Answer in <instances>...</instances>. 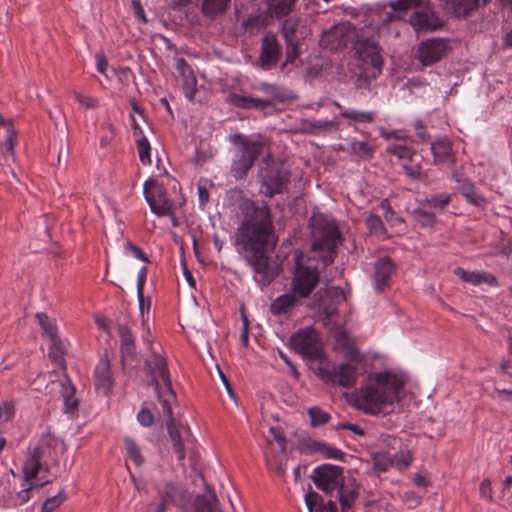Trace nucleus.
I'll return each instance as SVG.
<instances>
[{
    "label": "nucleus",
    "instance_id": "obj_1",
    "mask_svg": "<svg viewBox=\"0 0 512 512\" xmlns=\"http://www.w3.org/2000/svg\"><path fill=\"white\" fill-rule=\"evenodd\" d=\"M241 208L247 213L237 229L235 247L252 268L255 281L267 286L274 278L266 255L268 246L275 244L270 209L266 204L256 206L250 200L243 201Z\"/></svg>",
    "mask_w": 512,
    "mask_h": 512
},
{
    "label": "nucleus",
    "instance_id": "obj_2",
    "mask_svg": "<svg viewBox=\"0 0 512 512\" xmlns=\"http://www.w3.org/2000/svg\"><path fill=\"white\" fill-rule=\"evenodd\" d=\"M404 385V377L394 372L370 373L366 382L351 394L350 403L368 415L387 414L399 402Z\"/></svg>",
    "mask_w": 512,
    "mask_h": 512
},
{
    "label": "nucleus",
    "instance_id": "obj_3",
    "mask_svg": "<svg viewBox=\"0 0 512 512\" xmlns=\"http://www.w3.org/2000/svg\"><path fill=\"white\" fill-rule=\"evenodd\" d=\"M152 385L161 406L162 415L167 419V429L177 459L182 461L185 456V443L190 438V429L187 425L176 424L173 419V406L176 404V395L172 389L167 365L164 358L154 355L149 361Z\"/></svg>",
    "mask_w": 512,
    "mask_h": 512
},
{
    "label": "nucleus",
    "instance_id": "obj_4",
    "mask_svg": "<svg viewBox=\"0 0 512 512\" xmlns=\"http://www.w3.org/2000/svg\"><path fill=\"white\" fill-rule=\"evenodd\" d=\"M316 487L325 494L338 492L342 511L350 509L358 496V487L352 477L345 478L343 469L336 465L324 464L316 467L312 473Z\"/></svg>",
    "mask_w": 512,
    "mask_h": 512
},
{
    "label": "nucleus",
    "instance_id": "obj_5",
    "mask_svg": "<svg viewBox=\"0 0 512 512\" xmlns=\"http://www.w3.org/2000/svg\"><path fill=\"white\" fill-rule=\"evenodd\" d=\"M230 142L238 146V152L231 166V173L236 179H242L261 154L263 144L242 134L231 135Z\"/></svg>",
    "mask_w": 512,
    "mask_h": 512
},
{
    "label": "nucleus",
    "instance_id": "obj_6",
    "mask_svg": "<svg viewBox=\"0 0 512 512\" xmlns=\"http://www.w3.org/2000/svg\"><path fill=\"white\" fill-rule=\"evenodd\" d=\"M313 369L315 374L324 382L338 384L343 387L354 386L359 376V369L356 365L341 364L336 367L328 359H321Z\"/></svg>",
    "mask_w": 512,
    "mask_h": 512
},
{
    "label": "nucleus",
    "instance_id": "obj_7",
    "mask_svg": "<svg viewBox=\"0 0 512 512\" xmlns=\"http://www.w3.org/2000/svg\"><path fill=\"white\" fill-rule=\"evenodd\" d=\"M320 273L317 267L302 262L299 255L295 259V267L291 278V290L299 297L308 298L317 287Z\"/></svg>",
    "mask_w": 512,
    "mask_h": 512
},
{
    "label": "nucleus",
    "instance_id": "obj_8",
    "mask_svg": "<svg viewBox=\"0 0 512 512\" xmlns=\"http://www.w3.org/2000/svg\"><path fill=\"white\" fill-rule=\"evenodd\" d=\"M290 345L297 353L317 360L325 359L319 349V336L315 329L306 327L294 333L290 338Z\"/></svg>",
    "mask_w": 512,
    "mask_h": 512
},
{
    "label": "nucleus",
    "instance_id": "obj_9",
    "mask_svg": "<svg viewBox=\"0 0 512 512\" xmlns=\"http://www.w3.org/2000/svg\"><path fill=\"white\" fill-rule=\"evenodd\" d=\"M356 58L372 68L371 77L377 78L381 72L384 60L379 45L371 39H359L354 46Z\"/></svg>",
    "mask_w": 512,
    "mask_h": 512
},
{
    "label": "nucleus",
    "instance_id": "obj_10",
    "mask_svg": "<svg viewBox=\"0 0 512 512\" xmlns=\"http://www.w3.org/2000/svg\"><path fill=\"white\" fill-rule=\"evenodd\" d=\"M36 319L42 328L43 334L50 340L49 357L57 364H63V355L66 352L67 343L61 339L57 332L55 321L45 313H37Z\"/></svg>",
    "mask_w": 512,
    "mask_h": 512
},
{
    "label": "nucleus",
    "instance_id": "obj_11",
    "mask_svg": "<svg viewBox=\"0 0 512 512\" xmlns=\"http://www.w3.org/2000/svg\"><path fill=\"white\" fill-rule=\"evenodd\" d=\"M144 195L150 209L158 216L172 214L173 203L167 198L164 188L156 182L144 184Z\"/></svg>",
    "mask_w": 512,
    "mask_h": 512
},
{
    "label": "nucleus",
    "instance_id": "obj_12",
    "mask_svg": "<svg viewBox=\"0 0 512 512\" xmlns=\"http://www.w3.org/2000/svg\"><path fill=\"white\" fill-rule=\"evenodd\" d=\"M340 237L337 225L333 221L326 222L321 235L314 241L312 248L327 252L324 258L325 263H332L334 260L335 249Z\"/></svg>",
    "mask_w": 512,
    "mask_h": 512
},
{
    "label": "nucleus",
    "instance_id": "obj_13",
    "mask_svg": "<svg viewBox=\"0 0 512 512\" xmlns=\"http://www.w3.org/2000/svg\"><path fill=\"white\" fill-rule=\"evenodd\" d=\"M410 24L417 31H433L443 25V21L428 6H418L409 19Z\"/></svg>",
    "mask_w": 512,
    "mask_h": 512
},
{
    "label": "nucleus",
    "instance_id": "obj_14",
    "mask_svg": "<svg viewBox=\"0 0 512 512\" xmlns=\"http://www.w3.org/2000/svg\"><path fill=\"white\" fill-rule=\"evenodd\" d=\"M268 449L265 451V459L267 465L271 469H275L278 473L283 471L280 461L273 455V450H277L284 455L286 451V439L279 428L270 427L267 437Z\"/></svg>",
    "mask_w": 512,
    "mask_h": 512
},
{
    "label": "nucleus",
    "instance_id": "obj_15",
    "mask_svg": "<svg viewBox=\"0 0 512 512\" xmlns=\"http://www.w3.org/2000/svg\"><path fill=\"white\" fill-rule=\"evenodd\" d=\"M281 46L277 40V37L273 33H268L262 38L261 53L259 57L260 66L264 70H269L274 67L280 56Z\"/></svg>",
    "mask_w": 512,
    "mask_h": 512
},
{
    "label": "nucleus",
    "instance_id": "obj_16",
    "mask_svg": "<svg viewBox=\"0 0 512 512\" xmlns=\"http://www.w3.org/2000/svg\"><path fill=\"white\" fill-rule=\"evenodd\" d=\"M447 51V43L442 39H430L422 42L418 48V59L423 65L439 61Z\"/></svg>",
    "mask_w": 512,
    "mask_h": 512
},
{
    "label": "nucleus",
    "instance_id": "obj_17",
    "mask_svg": "<svg viewBox=\"0 0 512 512\" xmlns=\"http://www.w3.org/2000/svg\"><path fill=\"white\" fill-rule=\"evenodd\" d=\"M44 453L42 446L37 445L28 448L25 453L24 462L22 464V471L24 474V481L30 482L34 480L37 474L42 469L41 458Z\"/></svg>",
    "mask_w": 512,
    "mask_h": 512
},
{
    "label": "nucleus",
    "instance_id": "obj_18",
    "mask_svg": "<svg viewBox=\"0 0 512 512\" xmlns=\"http://www.w3.org/2000/svg\"><path fill=\"white\" fill-rule=\"evenodd\" d=\"M454 274L462 281L475 286L486 285L489 287H496L498 285L497 278L486 271H469L461 267L454 270Z\"/></svg>",
    "mask_w": 512,
    "mask_h": 512
},
{
    "label": "nucleus",
    "instance_id": "obj_19",
    "mask_svg": "<svg viewBox=\"0 0 512 512\" xmlns=\"http://www.w3.org/2000/svg\"><path fill=\"white\" fill-rule=\"evenodd\" d=\"M299 297L292 290L276 297L270 304V312L274 316L290 315L300 302Z\"/></svg>",
    "mask_w": 512,
    "mask_h": 512
},
{
    "label": "nucleus",
    "instance_id": "obj_20",
    "mask_svg": "<svg viewBox=\"0 0 512 512\" xmlns=\"http://www.w3.org/2000/svg\"><path fill=\"white\" fill-rule=\"evenodd\" d=\"M289 174L285 171L270 170L263 177L262 184L265 187V195L272 197L274 194L282 193L288 184Z\"/></svg>",
    "mask_w": 512,
    "mask_h": 512
},
{
    "label": "nucleus",
    "instance_id": "obj_21",
    "mask_svg": "<svg viewBox=\"0 0 512 512\" xmlns=\"http://www.w3.org/2000/svg\"><path fill=\"white\" fill-rule=\"evenodd\" d=\"M335 348L346 358L358 364L363 360V356L359 352L355 342L347 335L345 331L336 334Z\"/></svg>",
    "mask_w": 512,
    "mask_h": 512
},
{
    "label": "nucleus",
    "instance_id": "obj_22",
    "mask_svg": "<svg viewBox=\"0 0 512 512\" xmlns=\"http://www.w3.org/2000/svg\"><path fill=\"white\" fill-rule=\"evenodd\" d=\"M326 298L331 300V303H326L321 300L319 303V311L327 318L333 316L337 311V305L347 300L346 292L340 287H330L325 291Z\"/></svg>",
    "mask_w": 512,
    "mask_h": 512
},
{
    "label": "nucleus",
    "instance_id": "obj_23",
    "mask_svg": "<svg viewBox=\"0 0 512 512\" xmlns=\"http://www.w3.org/2000/svg\"><path fill=\"white\" fill-rule=\"evenodd\" d=\"M0 127L5 131V140L0 142V151L5 161L14 159V147L16 144V131L13 128L12 121L5 119L0 114Z\"/></svg>",
    "mask_w": 512,
    "mask_h": 512
},
{
    "label": "nucleus",
    "instance_id": "obj_24",
    "mask_svg": "<svg viewBox=\"0 0 512 512\" xmlns=\"http://www.w3.org/2000/svg\"><path fill=\"white\" fill-rule=\"evenodd\" d=\"M393 270L394 265L389 258H381L375 263L373 281L378 292L383 291Z\"/></svg>",
    "mask_w": 512,
    "mask_h": 512
},
{
    "label": "nucleus",
    "instance_id": "obj_25",
    "mask_svg": "<svg viewBox=\"0 0 512 512\" xmlns=\"http://www.w3.org/2000/svg\"><path fill=\"white\" fill-rule=\"evenodd\" d=\"M94 375L96 389L107 394L112 387V376L110 372V363L106 358L99 360L95 367Z\"/></svg>",
    "mask_w": 512,
    "mask_h": 512
},
{
    "label": "nucleus",
    "instance_id": "obj_26",
    "mask_svg": "<svg viewBox=\"0 0 512 512\" xmlns=\"http://www.w3.org/2000/svg\"><path fill=\"white\" fill-rule=\"evenodd\" d=\"M176 68L181 77L183 78V90L187 98L190 100L194 97L196 79L193 70L186 63L183 58L176 60Z\"/></svg>",
    "mask_w": 512,
    "mask_h": 512
},
{
    "label": "nucleus",
    "instance_id": "obj_27",
    "mask_svg": "<svg viewBox=\"0 0 512 512\" xmlns=\"http://www.w3.org/2000/svg\"><path fill=\"white\" fill-rule=\"evenodd\" d=\"M118 335L121 339V355L123 361L133 359L135 356V338L126 324L118 325Z\"/></svg>",
    "mask_w": 512,
    "mask_h": 512
},
{
    "label": "nucleus",
    "instance_id": "obj_28",
    "mask_svg": "<svg viewBox=\"0 0 512 512\" xmlns=\"http://www.w3.org/2000/svg\"><path fill=\"white\" fill-rule=\"evenodd\" d=\"M218 499L214 493L198 495L186 508L185 512H216Z\"/></svg>",
    "mask_w": 512,
    "mask_h": 512
},
{
    "label": "nucleus",
    "instance_id": "obj_29",
    "mask_svg": "<svg viewBox=\"0 0 512 512\" xmlns=\"http://www.w3.org/2000/svg\"><path fill=\"white\" fill-rule=\"evenodd\" d=\"M336 105L341 110V117L348 119L350 125L368 124L373 122L376 117L375 111H361L353 108L342 109L339 104Z\"/></svg>",
    "mask_w": 512,
    "mask_h": 512
},
{
    "label": "nucleus",
    "instance_id": "obj_30",
    "mask_svg": "<svg viewBox=\"0 0 512 512\" xmlns=\"http://www.w3.org/2000/svg\"><path fill=\"white\" fill-rule=\"evenodd\" d=\"M231 104L243 109H264L272 104L270 100L253 98L234 94L231 96Z\"/></svg>",
    "mask_w": 512,
    "mask_h": 512
},
{
    "label": "nucleus",
    "instance_id": "obj_31",
    "mask_svg": "<svg viewBox=\"0 0 512 512\" xmlns=\"http://www.w3.org/2000/svg\"><path fill=\"white\" fill-rule=\"evenodd\" d=\"M451 142L448 139H440L431 144V152L435 163H444L451 157Z\"/></svg>",
    "mask_w": 512,
    "mask_h": 512
},
{
    "label": "nucleus",
    "instance_id": "obj_32",
    "mask_svg": "<svg viewBox=\"0 0 512 512\" xmlns=\"http://www.w3.org/2000/svg\"><path fill=\"white\" fill-rule=\"evenodd\" d=\"M427 208L426 205L419 201L418 207L412 212L414 220L421 227H432L436 222L435 213L427 211Z\"/></svg>",
    "mask_w": 512,
    "mask_h": 512
},
{
    "label": "nucleus",
    "instance_id": "obj_33",
    "mask_svg": "<svg viewBox=\"0 0 512 512\" xmlns=\"http://www.w3.org/2000/svg\"><path fill=\"white\" fill-rule=\"evenodd\" d=\"M393 467L398 470H405L410 467L413 462V451L406 447L400 448L398 452L391 455Z\"/></svg>",
    "mask_w": 512,
    "mask_h": 512
},
{
    "label": "nucleus",
    "instance_id": "obj_34",
    "mask_svg": "<svg viewBox=\"0 0 512 512\" xmlns=\"http://www.w3.org/2000/svg\"><path fill=\"white\" fill-rule=\"evenodd\" d=\"M62 396L64 398L65 411L67 413L73 412L78 404V400L74 397L75 387L72 385L70 379L65 378L61 384Z\"/></svg>",
    "mask_w": 512,
    "mask_h": 512
},
{
    "label": "nucleus",
    "instance_id": "obj_35",
    "mask_svg": "<svg viewBox=\"0 0 512 512\" xmlns=\"http://www.w3.org/2000/svg\"><path fill=\"white\" fill-rule=\"evenodd\" d=\"M296 0H271L269 11L278 18L286 17L295 7Z\"/></svg>",
    "mask_w": 512,
    "mask_h": 512
},
{
    "label": "nucleus",
    "instance_id": "obj_36",
    "mask_svg": "<svg viewBox=\"0 0 512 512\" xmlns=\"http://www.w3.org/2000/svg\"><path fill=\"white\" fill-rule=\"evenodd\" d=\"M343 34V27L336 25L331 27L328 31L324 32L321 38V44L329 49L337 48L343 44L342 39H337L338 36Z\"/></svg>",
    "mask_w": 512,
    "mask_h": 512
},
{
    "label": "nucleus",
    "instance_id": "obj_37",
    "mask_svg": "<svg viewBox=\"0 0 512 512\" xmlns=\"http://www.w3.org/2000/svg\"><path fill=\"white\" fill-rule=\"evenodd\" d=\"M124 445H125V451L127 454V457L138 467H140L144 461L145 458L142 454V450L140 446L136 443L135 440L132 438L126 437L124 439Z\"/></svg>",
    "mask_w": 512,
    "mask_h": 512
},
{
    "label": "nucleus",
    "instance_id": "obj_38",
    "mask_svg": "<svg viewBox=\"0 0 512 512\" xmlns=\"http://www.w3.org/2000/svg\"><path fill=\"white\" fill-rule=\"evenodd\" d=\"M373 468L375 471L383 473L387 472L393 467L391 455L387 452L378 451L372 455Z\"/></svg>",
    "mask_w": 512,
    "mask_h": 512
},
{
    "label": "nucleus",
    "instance_id": "obj_39",
    "mask_svg": "<svg viewBox=\"0 0 512 512\" xmlns=\"http://www.w3.org/2000/svg\"><path fill=\"white\" fill-rule=\"evenodd\" d=\"M420 201H421V203L426 205L428 208H433L438 211H443L446 208V206L450 203L451 197L447 193H441L438 195H433L431 197H427Z\"/></svg>",
    "mask_w": 512,
    "mask_h": 512
},
{
    "label": "nucleus",
    "instance_id": "obj_40",
    "mask_svg": "<svg viewBox=\"0 0 512 512\" xmlns=\"http://www.w3.org/2000/svg\"><path fill=\"white\" fill-rule=\"evenodd\" d=\"M387 153L395 155L400 160H410L415 154V149L405 144H390L386 148Z\"/></svg>",
    "mask_w": 512,
    "mask_h": 512
},
{
    "label": "nucleus",
    "instance_id": "obj_41",
    "mask_svg": "<svg viewBox=\"0 0 512 512\" xmlns=\"http://www.w3.org/2000/svg\"><path fill=\"white\" fill-rule=\"evenodd\" d=\"M48 480H39L38 482L32 483L23 482L22 489L19 491L14 499V505H23L30 499V491L36 486H43L48 483Z\"/></svg>",
    "mask_w": 512,
    "mask_h": 512
},
{
    "label": "nucleus",
    "instance_id": "obj_42",
    "mask_svg": "<svg viewBox=\"0 0 512 512\" xmlns=\"http://www.w3.org/2000/svg\"><path fill=\"white\" fill-rule=\"evenodd\" d=\"M137 149L140 161L143 165L151 164V146L148 139L144 135H139L136 138Z\"/></svg>",
    "mask_w": 512,
    "mask_h": 512
},
{
    "label": "nucleus",
    "instance_id": "obj_43",
    "mask_svg": "<svg viewBox=\"0 0 512 512\" xmlns=\"http://www.w3.org/2000/svg\"><path fill=\"white\" fill-rule=\"evenodd\" d=\"M230 0H204L202 10L206 15L214 16L223 13Z\"/></svg>",
    "mask_w": 512,
    "mask_h": 512
},
{
    "label": "nucleus",
    "instance_id": "obj_44",
    "mask_svg": "<svg viewBox=\"0 0 512 512\" xmlns=\"http://www.w3.org/2000/svg\"><path fill=\"white\" fill-rule=\"evenodd\" d=\"M299 21L293 18H288L283 21L281 32L285 42L296 41V34L298 30Z\"/></svg>",
    "mask_w": 512,
    "mask_h": 512
},
{
    "label": "nucleus",
    "instance_id": "obj_45",
    "mask_svg": "<svg viewBox=\"0 0 512 512\" xmlns=\"http://www.w3.org/2000/svg\"><path fill=\"white\" fill-rule=\"evenodd\" d=\"M461 192L470 203L481 206L484 203V198L475 190L474 186L470 183H465L461 187Z\"/></svg>",
    "mask_w": 512,
    "mask_h": 512
},
{
    "label": "nucleus",
    "instance_id": "obj_46",
    "mask_svg": "<svg viewBox=\"0 0 512 512\" xmlns=\"http://www.w3.org/2000/svg\"><path fill=\"white\" fill-rule=\"evenodd\" d=\"M308 415L310 417L312 426H318V425L325 424L330 419L329 414L318 407L309 408Z\"/></svg>",
    "mask_w": 512,
    "mask_h": 512
},
{
    "label": "nucleus",
    "instance_id": "obj_47",
    "mask_svg": "<svg viewBox=\"0 0 512 512\" xmlns=\"http://www.w3.org/2000/svg\"><path fill=\"white\" fill-rule=\"evenodd\" d=\"M351 150L358 156L370 158L373 154L372 147L364 141L354 140L351 142Z\"/></svg>",
    "mask_w": 512,
    "mask_h": 512
},
{
    "label": "nucleus",
    "instance_id": "obj_48",
    "mask_svg": "<svg viewBox=\"0 0 512 512\" xmlns=\"http://www.w3.org/2000/svg\"><path fill=\"white\" fill-rule=\"evenodd\" d=\"M366 225L369 231L378 236L385 234V229L381 218L377 215H369L366 219Z\"/></svg>",
    "mask_w": 512,
    "mask_h": 512
},
{
    "label": "nucleus",
    "instance_id": "obj_49",
    "mask_svg": "<svg viewBox=\"0 0 512 512\" xmlns=\"http://www.w3.org/2000/svg\"><path fill=\"white\" fill-rule=\"evenodd\" d=\"M381 208L384 210L385 220L390 223L392 226H397L402 223V219L395 214V212L390 208L387 200H383L380 204Z\"/></svg>",
    "mask_w": 512,
    "mask_h": 512
},
{
    "label": "nucleus",
    "instance_id": "obj_50",
    "mask_svg": "<svg viewBox=\"0 0 512 512\" xmlns=\"http://www.w3.org/2000/svg\"><path fill=\"white\" fill-rule=\"evenodd\" d=\"M64 496L62 495V491H60L57 495L48 498L42 506L41 512H53L57 507H59L63 501Z\"/></svg>",
    "mask_w": 512,
    "mask_h": 512
},
{
    "label": "nucleus",
    "instance_id": "obj_51",
    "mask_svg": "<svg viewBox=\"0 0 512 512\" xmlns=\"http://www.w3.org/2000/svg\"><path fill=\"white\" fill-rule=\"evenodd\" d=\"M305 503L309 512H318L323 500L317 493L312 492L305 496Z\"/></svg>",
    "mask_w": 512,
    "mask_h": 512
},
{
    "label": "nucleus",
    "instance_id": "obj_52",
    "mask_svg": "<svg viewBox=\"0 0 512 512\" xmlns=\"http://www.w3.org/2000/svg\"><path fill=\"white\" fill-rule=\"evenodd\" d=\"M379 132H380V136L386 140H389V139H398V140H403V141H407L410 136L404 132V131H401V130H391V131H388L386 129H384L383 127L379 128Z\"/></svg>",
    "mask_w": 512,
    "mask_h": 512
},
{
    "label": "nucleus",
    "instance_id": "obj_53",
    "mask_svg": "<svg viewBox=\"0 0 512 512\" xmlns=\"http://www.w3.org/2000/svg\"><path fill=\"white\" fill-rule=\"evenodd\" d=\"M299 55L298 45L296 41L286 42V61L282 64L281 69L288 63H293Z\"/></svg>",
    "mask_w": 512,
    "mask_h": 512
},
{
    "label": "nucleus",
    "instance_id": "obj_54",
    "mask_svg": "<svg viewBox=\"0 0 512 512\" xmlns=\"http://www.w3.org/2000/svg\"><path fill=\"white\" fill-rule=\"evenodd\" d=\"M146 281V267H142L140 271L138 272L137 276V293H138V299H139V306L141 314L143 315V295H142V288L144 286V283Z\"/></svg>",
    "mask_w": 512,
    "mask_h": 512
},
{
    "label": "nucleus",
    "instance_id": "obj_55",
    "mask_svg": "<svg viewBox=\"0 0 512 512\" xmlns=\"http://www.w3.org/2000/svg\"><path fill=\"white\" fill-rule=\"evenodd\" d=\"M14 414V407L9 402H0V423L9 421Z\"/></svg>",
    "mask_w": 512,
    "mask_h": 512
},
{
    "label": "nucleus",
    "instance_id": "obj_56",
    "mask_svg": "<svg viewBox=\"0 0 512 512\" xmlns=\"http://www.w3.org/2000/svg\"><path fill=\"white\" fill-rule=\"evenodd\" d=\"M137 420L142 426L149 427L154 422V416L149 409L142 408L137 414Z\"/></svg>",
    "mask_w": 512,
    "mask_h": 512
},
{
    "label": "nucleus",
    "instance_id": "obj_57",
    "mask_svg": "<svg viewBox=\"0 0 512 512\" xmlns=\"http://www.w3.org/2000/svg\"><path fill=\"white\" fill-rule=\"evenodd\" d=\"M512 486V476H507L505 480L503 481V489L501 492V496L499 497V503L505 507L512 506V501L510 500V497L505 499L506 491H509Z\"/></svg>",
    "mask_w": 512,
    "mask_h": 512
},
{
    "label": "nucleus",
    "instance_id": "obj_58",
    "mask_svg": "<svg viewBox=\"0 0 512 512\" xmlns=\"http://www.w3.org/2000/svg\"><path fill=\"white\" fill-rule=\"evenodd\" d=\"M420 0H394L391 6L394 10H407L417 8Z\"/></svg>",
    "mask_w": 512,
    "mask_h": 512
},
{
    "label": "nucleus",
    "instance_id": "obj_59",
    "mask_svg": "<svg viewBox=\"0 0 512 512\" xmlns=\"http://www.w3.org/2000/svg\"><path fill=\"white\" fill-rule=\"evenodd\" d=\"M74 96L76 100L85 108H95L98 104V100L96 98L83 95L78 92H74Z\"/></svg>",
    "mask_w": 512,
    "mask_h": 512
},
{
    "label": "nucleus",
    "instance_id": "obj_60",
    "mask_svg": "<svg viewBox=\"0 0 512 512\" xmlns=\"http://www.w3.org/2000/svg\"><path fill=\"white\" fill-rule=\"evenodd\" d=\"M312 132L327 130L334 126V122L330 120H315L309 123Z\"/></svg>",
    "mask_w": 512,
    "mask_h": 512
},
{
    "label": "nucleus",
    "instance_id": "obj_61",
    "mask_svg": "<svg viewBox=\"0 0 512 512\" xmlns=\"http://www.w3.org/2000/svg\"><path fill=\"white\" fill-rule=\"evenodd\" d=\"M479 493L483 499H486L490 502L493 500L492 486H491V481L489 479H484L481 482L480 488H479Z\"/></svg>",
    "mask_w": 512,
    "mask_h": 512
},
{
    "label": "nucleus",
    "instance_id": "obj_62",
    "mask_svg": "<svg viewBox=\"0 0 512 512\" xmlns=\"http://www.w3.org/2000/svg\"><path fill=\"white\" fill-rule=\"evenodd\" d=\"M380 441L383 443V445L385 447H388L391 449L401 448V445H400L401 441L399 438H397L395 436L383 434L380 437Z\"/></svg>",
    "mask_w": 512,
    "mask_h": 512
},
{
    "label": "nucleus",
    "instance_id": "obj_63",
    "mask_svg": "<svg viewBox=\"0 0 512 512\" xmlns=\"http://www.w3.org/2000/svg\"><path fill=\"white\" fill-rule=\"evenodd\" d=\"M492 397L499 401H512V390L495 388Z\"/></svg>",
    "mask_w": 512,
    "mask_h": 512
},
{
    "label": "nucleus",
    "instance_id": "obj_64",
    "mask_svg": "<svg viewBox=\"0 0 512 512\" xmlns=\"http://www.w3.org/2000/svg\"><path fill=\"white\" fill-rule=\"evenodd\" d=\"M131 5L137 19L140 20L142 23H147L145 11L142 7L140 0H132Z\"/></svg>",
    "mask_w": 512,
    "mask_h": 512
}]
</instances>
